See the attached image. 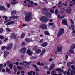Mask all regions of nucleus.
I'll return each mask as SVG.
<instances>
[{"label":"nucleus","mask_w":75,"mask_h":75,"mask_svg":"<svg viewBox=\"0 0 75 75\" xmlns=\"http://www.w3.org/2000/svg\"><path fill=\"white\" fill-rule=\"evenodd\" d=\"M24 14L25 15V21L27 22H30L32 18V13L30 12H28L27 11H24Z\"/></svg>","instance_id":"nucleus-1"},{"label":"nucleus","mask_w":75,"mask_h":75,"mask_svg":"<svg viewBox=\"0 0 75 75\" xmlns=\"http://www.w3.org/2000/svg\"><path fill=\"white\" fill-rule=\"evenodd\" d=\"M50 12L52 13H54V12H55V11L54 10L50 9Z\"/></svg>","instance_id":"nucleus-43"},{"label":"nucleus","mask_w":75,"mask_h":75,"mask_svg":"<svg viewBox=\"0 0 75 75\" xmlns=\"http://www.w3.org/2000/svg\"><path fill=\"white\" fill-rule=\"evenodd\" d=\"M11 15H15L17 13V12L16 11L13 10L12 11H11Z\"/></svg>","instance_id":"nucleus-24"},{"label":"nucleus","mask_w":75,"mask_h":75,"mask_svg":"<svg viewBox=\"0 0 75 75\" xmlns=\"http://www.w3.org/2000/svg\"><path fill=\"white\" fill-rule=\"evenodd\" d=\"M25 26H27V25L25 24H23L22 25V26L23 27H25Z\"/></svg>","instance_id":"nucleus-62"},{"label":"nucleus","mask_w":75,"mask_h":75,"mask_svg":"<svg viewBox=\"0 0 75 75\" xmlns=\"http://www.w3.org/2000/svg\"><path fill=\"white\" fill-rule=\"evenodd\" d=\"M46 51V50L45 49L43 50H42V52H41V53L40 54V57H42L43 55V54H44L45 53V52Z\"/></svg>","instance_id":"nucleus-23"},{"label":"nucleus","mask_w":75,"mask_h":75,"mask_svg":"<svg viewBox=\"0 0 75 75\" xmlns=\"http://www.w3.org/2000/svg\"><path fill=\"white\" fill-rule=\"evenodd\" d=\"M54 23H49V25H54Z\"/></svg>","instance_id":"nucleus-64"},{"label":"nucleus","mask_w":75,"mask_h":75,"mask_svg":"<svg viewBox=\"0 0 75 75\" xmlns=\"http://www.w3.org/2000/svg\"><path fill=\"white\" fill-rule=\"evenodd\" d=\"M56 27V26H55V25H54L51 28L52 29H53V30H54V29Z\"/></svg>","instance_id":"nucleus-41"},{"label":"nucleus","mask_w":75,"mask_h":75,"mask_svg":"<svg viewBox=\"0 0 75 75\" xmlns=\"http://www.w3.org/2000/svg\"><path fill=\"white\" fill-rule=\"evenodd\" d=\"M42 13L45 15V16L49 18H51L52 16V13L49 12H42Z\"/></svg>","instance_id":"nucleus-4"},{"label":"nucleus","mask_w":75,"mask_h":75,"mask_svg":"<svg viewBox=\"0 0 75 75\" xmlns=\"http://www.w3.org/2000/svg\"><path fill=\"white\" fill-rule=\"evenodd\" d=\"M25 45V42H22V43L21 44V46H22V47H23Z\"/></svg>","instance_id":"nucleus-46"},{"label":"nucleus","mask_w":75,"mask_h":75,"mask_svg":"<svg viewBox=\"0 0 75 75\" xmlns=\"http://www.w3.org/2000/svg\"><path fill=\"white\" fill-rule=\"evenodd\" d=\"M25 40L26 42H30L33 41L32 39H30V38H25Z\"/></svg>","instance_id":"nucleus-14"},{"label":"nucleus","mask_w":75,"mask_h":75,"mask_svg":"<svg viewBox=\"0 0 75 75\" xmlns=\"http://www.w3.org/2000/svg\"><path fill=\"white\" fill-rule=\"evenodd\" d=\"M53 61V59L52 58H50L49 59V62H51Z\"/></svg>","instance_id":"nucleus-59"},{"label":"nucleus","mask_w":75,"mask_h":75,"mask_svg":"<svg viewBox=\"0 0 75 75\" xmlns=\"http://www.w3.org/2000/svg\"><path fill=\"white\" fill-rule=\"evenodd\" d=\"M44 42V39H41L40 41H39V42L40 43H42L43 42Z\"/></svg>","instance_id":"nucleus-39"},{"label":"nucleus","mask_w":75,"mask_h":75,"mask_svg":"<svg viewBox=\"0 0 75 75\" xmlns=\"http://www.w3.org/2000/svg\"><path fill=\"white\" fill-rule=\"evenodd\" d=\"M62 23L63 25H66L67 26H68V23L67 21L65 19H63L62 21Z\"/></svg>","instance_id":"nucleus-15"},{"label":"nucleus","mask_w":75,"mask_h":75,"mask_svg":"<svg viewBox=\"0 0 75 75\" xmlns=\"http://www.w3.org/2000/svg\"><path fill=\"white\" fill-rule=\"evenodd\" d=\"M30 58L33 59H37V57H36L32 56Z\"/></svg>","instance_id":"nucleus-34"},{"label":"nucleus","mask_w":75,"mask_h":75,"mask_svg":"<svg viewBox=\"0 0 75 75\" xmlns=\"http://www.w3.org/2000/svg\"><path fill=\"white\" fill-rule=\"evenodd\" d=\"M48 44L47 42H44L43 43L41 44V46L42 47H46L48 45Z\"/></svg>","instance_id":"nucleus-17"},{"label":"nucleus","mask_w":75,"mask_h":75,"mask_svg":"<svg viewBox=\"0 0 75 75\" xmlns=\"http://www.w3.org/2000/svg\"><path fill=\"white\" fill-rule=\"evenodd\" d=\"M24 55H21V58L22 59H24Z\"/></svg>","instance_id":"nucleus-57"},{"label":"nucleus","mask_w":75,"mask_h":75,"mask_svg":"<svg viewBox=\"0 0 75 75\" xmlns=\"http://www.w3.org/2000/svg\"><path fill=\"white\" fill-rule=\"evenodd\" d=\"M75 48V44H73L70 47V50H69V52L70 53H72V54H74V52L73 51V50H74Z\"/></svg>","instance_id":"nucleus-5"},{"label":"nucleus","mask_w":75,"mask_h":75,"mask_svg":"<svg viewBox=\"0 0 75 75\" xmlns=\"http://www.w3.org/2000/svg\"><path fill=\"white\" fill-rule=\"evenodd\" d=\"M41 52V50L39 49H37L36 51V52L37 54H39Z\"/></svg>","instance_id":"nucleus-28"},{"label":"nucleus","mask_w":75,"mask_h":75,"mask_svg":"<svg viewBox=\"0 0 75 75\" xmlns=\"http://www.w3.org/2000/svg\"><path fill=\"white\" fill-rule=\"evenodd\" d=\"M0 10L5 11L7 10V9L4 6L0 5Z\"/></svg>","instance_id":"nucleus-10"},{"label":"nucleus","mask_w":75,"mask_h":75,"mask_svg":"<svg viewBox=\"0 0 75 75\" xmlns=\"http://www.w3.org/2000/svg\"><path fill=\"white\" fill-rule=\"evenodd\" d=\"M56 72L55 70H54L52 71L51 72V74L52 75H54L55 74H56Z\"/></svg>","instance_id":"nucleus-30"},{"label":"nucleus","mask_w":75,"mask_h":75,"mask_svg":"<svg viewBox=\"0 0 75 75\" xmlns=\"http://www.w3.org/2000/svg\"><path fill=\"white\" fill-rule=\"evenodd\" d=\"M4 32V30L3 28L0 29V34H2Z\"/></svg>","instance_id":"nucleus-33"},{"label":"nucleus","mask_w":75,"mask_h":75,"mask_svg":"<svg viewBox=\"0 0 75 75\" xmlns=\"http://www.w3.org/2000/svg\"><path fill=\"white\" fill-rule=\"evenodd\" d=\"M65 7L64 6H62L60 8V12L62 13L63 14L64 13V12L65 11Z\"/></svg>","instance_id":"nucleus-13"},{"label":"nucleus","mask_w":75,"mask_h":75,"mask_svg":"<svg viewBox=\"0 0 75 75\" xmlns=\"http://www.w3.org/2000/svg\"><path fill=\"white\" fill-rule=\"evenodd\" d=\"M37 64L38 65L40 66L41 63H40V62H39V61L37 63Z\"/></svg>","instance_id":"nucleus-63"},{"label":"nucleus","mask_w":75,"mask_h":75,"mask_svg":"<svg viewBox=\"0 0 75 75\" xmlns=\"http://www.w3.org/2000/svg\"><path fill=\"white\" fill-rule=\"evenodd\" d=\"M6 46H3L1 48V50H4L5 49H6Z\"/></svg>","instance_id":"nucleus-49"},{"label":"nucleus","mask_w":75,"mask_h":75,"mask_svg":"<svg viewBox=\"0 0 75 75\" xmlns=\"http://www.w3.org/2000/svg\"><path fill=\"white\" fill-rule=\"evenodd\" d=\"M10 24H13L15 23V22L14 21H11V22H10Z\"/></svg>","instance_id":"nucleus-55"},{"label":"nucleus","mask_w":75,"mask_h":75,"mask_svg":"<svg viewBox=\"0 0 75 75\" xmlns=\"http://www.w3.org/2000/svg\"><path fill=\"white\" fill-rule=\"evenodd\" d=\"M17 3V2H11V4L12 5H14V4H16Z\"/></svg>","instance_id":"nucleus-47"},{"label":"nucleus","mask_w":75,"mask_h":75,"mask_svg":"<svg viewBox=\"0 0 75 75\" xmlns=\"http://www.w3.org/2000/svg\"><path fill=\"white\" fill-rule=\"evenodd\" d=\"M67 13H68V14H71L72 13L71 10V8L69 6L67 7Z\"/></svg>","instance_id":"nucleus-11"},{"label":"nucleus","mask_w":75,"mask_h":75,"mask_svg":"<svg viewBox=\"0 0 75 75\" xmlns=\"http://www.w3.org/2000/svg\"><path fill=\"white\" fill-rule=\"evenodd\" d=\"M9 18L10 19H18L19 18V17L18 16H11V17H9Z\"/></svg>","instance_id":"nucleus-16"},{"label":"nucleus","mask_w":75,"mask_h":75,"mask_svg":"<svg viewBox=\"0 0 75 75\" xmlns=\"http://www.w3.org/2000/svg\"><path fill=\"white\" fill-rule=\"evenodd\" d=\"M27 50V49L25 47H23L20 50V51L21 53H22L23 54H24L26 53Z\"/></svg>","instance_id":"nucleus-7"},{"label":"nucleus","mask_w":75,"mask_h":75,"mask_svg":"<svg viewBox=\"0 0 75 75\" xmlns=\"http://www.w3.org/2000/svg\"><path fill=\"white\" fill-rule=\"evenodd\" d=\"M13 68L14 70V71H17V68L16 66H14Z\"/></svg>","instance_id":"nucleus-54"},{"label":"nucleus","mask_w":75,"mask_h":75,"mask_svg":"<svg viewBox=\"0 0 75 75\" xmlns=\"http://www.w3.org/2000/svg\"><path fill=\"white\" fill-rule=\"evenodd\" d=\"M64 70L63 69H60V70H59V71H58V72L59 73H62L64 72Z\"/></svg>","instance_id":"nucleus-44"},{"label":"nucleus","mask_w":75,"mask_h":75,"mask_svg":"<svg viewBox=\"0 0 75 75\" xmlns=\"http://www.w3.org/2000/svg\"><path fill=\"white\" fill-rule=\"evenodd\" d=\"M39 27L42 30H46L47 28V26L45 24H42L39 26Z\"/></svg>","instance_id":"nucleus-6"},{"label":"nucleus","mask_w":75,"mask_h":75,"mask_svg":"<svg viewBox=\"0 0 75 75\" xmlns=\"http://www.w3.org/2000/svg\"><path fill=\"white\" fill-rule=\"evenodd\" d=\"M57 49L58 51H56V52H55V54H57L58 52H61L62 49V47L61 46L60 48L59 47H57Z\"/></svg>","instance_id":"nucleus-8"},{"label":"nucleus","mask_w":75,"mask_h":75,"mask_svg":"<svg viewBox=\"0 0 75 75\" xmlns=\"http://www.w3.org/2000/svg\"><path fill=\"white\" fill-rule=\"evenodd\" d=\"M58 17L57 18H58L59 19H63V18H64L65 16V15H63L62 16H60V14H59L58 15Z\"/></svg>","instance_id":"nucleus-21"},{"label":"nucleus","mask_w":75,"mask_h":75,"mask_svg":"<svg viewBox=\"0 0 75 75\" xmlns=\"http://www.w3.org/2000/svg\"><path fill=\"white\" fill-rule=\"evenodd\" d=\"M11 63V61H8L7 62H6V64H7V65H8L10 64Z\"/></svg>","instance_id":"nucleus-45"},{"label":"nucleus","mask_w":75,"mask_h":75,"mask_svg":"<svg viewBox=\"0 0 75 75\" xmlns=\"http://www.w3.org/2000/svg\"><path fill=\"white\" fill-rule=\"evenodd\" d=\"M44 63L42 62V63H40V66H44Z\"/></svg>","instance_id":"nucleus-60"},{"label":"nucleus","mask_w":75,"mask_h":75,"mask_svg":"<svg viewBox=\"0 0 75 75\" xmlns=\"http://www.w3.org/2000/svg\"><path fill=\"white\" fill-rule=\"evenodd\" d=\"M13 64H12V63H11L9 65V67L10 69H12Z\"/></svg>","instance_id":"nucleus-29"},{"label":"nucleus","mask_w":75,"mask_h":75,"mask_svg":"<svg viewBox=\"0 0 75 75\" xmlns=\"http://www.w3.org/2000/svg\"><path fill=\"white\" fill-rule=\"evenodd\" d=\"M73 63V62H70L67 63V67H68L69 68L70 67V66Z\"/></svg>","instance_id":"nucleus-25"},{"label":"nucleus","mask_w":75,"mask_h":75,"mask_svg":"<svg viewBox=\"0 0 75 75\" xmlns=\"http://www.w3.org/2000/svg\"><path fill=\"white\" fill-rule=\"evenodd\" d=\"M58 9H56L55 11V14H56L58 15L59 14V13L58 12Z\"/></svg>","instance_id":"nucleus-38"},{"label":"nucleus","mask_w":75,"mask_h":75,"mask_svg":"<svg viewBox=\"0 0 75 75\" xmlns=\"http://www.w3.org/2000/svg\"><path fill=\"white\" fill-rule=\"evenodd\" d=\"M31 3H29L28 4H29L30 5H31V6H35V5L33 4V2L32 1H31Z\"/></svg>","instance_id":"nucleus-31"},{"label":"nucleus","mask_w":75,"mask_h":75,"mask_svg":"<svg viewBox=\"0 0 75 75\" xmlns=\"http://www.w3.org/2000/svg\"><path fill=\"white\" fill-rule=\"evenodd\" d=\"M70 21H71V24H72V25H74V22L73 20L72 19H70Z\"/></svg>","instance_id":"nucleus-35"},{"label":"nucleus","mask_w":75,"mask_h":75,"mask_svg":"<svg viewBox=\"0 0 75 75\" xmlns=\"http://www.w3.org/2000/svg\"><path fill=\"white\" fill-rule=\"evenodd\" d=\"M9 54V52H7V51L5 52H4V57L5 58L7 57V56H8V54Z\"/></svg>","instance_id":"nucleus-19"},{"label":"nucleus","mask_w":75,"mask_h":75,"mask_svg":"<svg viewBox=\"0 0 75 75\" xmlns=\"http://www.w3.org/2000/svg\"><path fill=\"white\" fill-rule=\"evenodd\" d=\"M72 30H74L75 29V25L74 24H71Z\"/></svg>","instance_id":"nucleus-27"},{"label":"nucleus","mask_w":75,"mask_h":75,"mask_svg":"<svg viewBox=\"0 0 75 75\" xmlns=\"http://www.w3.org/2000/svg\"><path fill=\"white\" fill-rule=\"evenodd\" d=\"M42 10H43V11H46V12L48 11V10L47 9L45 8H43L42 9Z\"/></svg>","instance_id":"nucleus-37"},{"label":"nucleus","mask_w":75,"mask_h":75,"mask_svg":"<svg viewBox=\"0 0 75 75\" xmlns=\"http://www.w3.org/2000/svg\"><path fill=\"white\" fill-rule=\"evenodd\" d=\"M27 54L31 56L32 55V52L31 51V50L30 49H28L27 50Z\"/></svg>","instance_id":"nucleus-20"},{"label":"nucleus","mask_w":75,"mask_h":75,"mask_svg":"<svg viewBox=\"0 0 75 75\" xmlns=\"http://www.w3.org/2000/svg\"><path fill=\"white\" fill-rule=\"evenodd\" d=\"M13 64H16L17 65H19V63L18 62H16H16H14V63H13Z\"/></svg>","instance_id":"nucleus-50"},{"label":"nucleus","mask_w":75,"mask_h":75,"mask_svg":"<svg viewBox=\"0 0 75 75\" xmlns=\"http://www.w3.org/2000/svg\"><path fill=\"white\" fill-rule=\"evenodd\" d=\"M62 3V1H59L58 3L57 4V6H59V5H60V4H61Z\"/></svg>","instance_id":"nucleus-48"},{"label":"nucleus","mask_w":75,"mask_h":75,"mask_svg":"<svg viewBox=\"0 0 75 75\" xmlns=\"http://www.w3.org/2000/svg\"><path fill=\"white\" fill-rule=\"evenodd\" d=\"M17 68L19 69V70H21V67L19 66H17Z\"/></svg>","instance_id":"nucleus-53"},{"label":"nucleus","mask_w":75,"mask_h":75,"mask_svg":"<svg viewBox=\"0 0 75 75\" xmlns=\"http://www.w3.org/2000/svg\"><path fill=\"white\" fill-rule=\"evenodd\" d=\"M40 20L41 21L45 23L48 21L49 19L47 17V16H41Z\"/></svg>","instance_id":"nucleus-2"},{"label":"nucleus","mask_w":75,"mask_h":75,"mask_svg":"<svg viewBox=\"0 0 75 75\" xmlns=\"http://www.w3.org/2000/svg\"><path fill=\"white\" fill-rule=\"evenodd\" d=\"M31 61H30V62H28L26 63V64L27 65H29L30 64H31Z\"/></svg>","instance_id":"nucleus-52"},{"label":"nucleus","mask_w":75,"mask_h":75,"mask_svg":"<svg viewBox=\"0 0 75 75\" xmlns=\"http://www.w3.org/2000/svg\"><path fill=\"white\" fill-rule=\"evenodd\" d=\"M17 35L15 34V33H13L11 35L10 38H13V39H15L17 37Z\"/></svg>","instance_id":"nucleus-18"},{"label":"nucleus","mask_w":75,"mask_h":75,"mask_svg":"<svg viewBox=\"0 0 75 75\" xmlns=\"http://www.w3.org/2000/svg\"><path fill=\"white\" fill-rule=\"evenodd\" d=\"M20 65H25V64L23 63H22V62H20L19 63Z\"/></svg>","instance_id":"nucleus-51"},{"label":"nucleus","mask_w":75,"mask_h":75,"mask_svg":"<svg viewBox=\"0 0 75 75\" xmlns=\"http://www.w3.org/2000/svg\"><path fill=\"white\" fill-rule=\"evenodd\" d=\"M5 37L4 36L2 35H0V39H4Z\"/></svg>","instance_id":"nucleus-42"},{"label":"nucleus","mask_w":75,"mask_h":75,"mask_svg":"<svg viewBox=\"0 0 75 75\" xmlns=\"http://www.w3.org/2000/svg\"><path fill=\"white\" fill-rule=\"evenodd\" d=\"M38 47L37 46H35L32 50H35V51L37 50Z\"/></svg>","instance_id":"nucleus-32"},{"label":"nucleus","mask_w":75,"mask_h":75,"mask_svg":"<svg viewBox=\"0 0 75 75\" xmlns=\"http://www.w3.org/2000/svg\"><path fill=\"white\" fill-rule=\"evenodd\" d=\"M24 5L25 6H27V7H30V5H29L27 3L24 4Z\"/></svg>","instance_id":"nucleus-40"},{"label":"nucleus","mask_w":75,"mask_h":75,"mask_svg":"<svg viewBox=\"0 0 75 75\" xmlns=\"http://www.w3.org/2000/svg\"><path fill=\"white\" fill-rule=\"evenodd\" d=\"M13 46V45L12 43H10L8 44L7 46V47H6L7 50H10L11 49Z\"/></svg>","instance_id":"nucleus-9"},{"label":"nucleus","mask_w":75,"mask_h":75,"mask_svg":"<svg viewBox=\"0 0 75 75\" xmlns=\"http://www.w3.org/2000/svg\"><path fill=\"white\" fill-rule=\"evenodd\" d=\"M6 30L7 31H8L9 32H11V30L10 29H9V28L8 27L7 28H6Z\"/></svg>","instance_id":"nucleus-58"},{"label":"nucleus","mask_w":75,"mask_h":75,"mask_svg":"<svg viewBox=\"0 0 75 75\" xmlns=\"http://www.w3.org/2000/svg\"><path fill=\"white\" fill-rule=\"evenodd\" d=\"M25 36V33L24 32H23L21 36V38H24Z\"/></svg>","instance_id":"nucleus-26"},{"label":"nucleus","mask_w":75,"mask_h":75,"mask_svg":"<svg viewBox=\"0 0 75 75\" xmlns=\"http://www.w3.org/2000/svg\"><path fill=\"white\" fill-rule=\"evenodd\" d=\"M55 67V64H51L50 68H49V70L51 71L52 69L54 68V67Z\"/></svg>","instance_id":"nucleus-12"},{"label":"nucleus","mask_w":75,"mask_h":75,"mask_svg":"<svg viewBox=\"0 0 75 75\" xmlns=\"http://www.w3.org/2000/svg\"><path fill=\"white\" fill-rule=\"evenodd\" d=\"M64 28H60L57 34V38H58L63 34L64 32Z\"/></svg>","instance_id":"nucleus-3"},{"label":"nucleus","mask_w":75,"mask_h":75,"mask_svg":"<svg viewBox=\"0 0 75 75\" xmlns=\"http://www.w3.org/2000/svg\"><path fill=\"white\" fill-rule=\"evenodd\" d=\"M60 70H61V68H57L55 69V70L57 71H59Z\"/></svg>","instance_id":"nucleus-56"},{"label":"nucleus","mask_w":75,"mask_h":75,"mask_svg":"<svg viewBox=\"0 0 75 75\" xmlns=\"http://www.w3.org/2000/svg\"><path fill=\"white\" fill-rule=\"evenodd\" d=\"M6 72L10 73V71H10V69H8V68H6Z\"/></svg>","instance_id":"nucleus-36"},{"label":"nucleus","mask_w":75,"mask_h":75,"mask_svg":"<svg viewBox=\"0 0 75 75\" xmlns=\"http://www.w3.org/2000/svg\"><path fill=\"white\" fill-rule=\"evenodd\" d=\"M44 33L45 35L49 36L50 35V33L48 31H44Z\"/></svg>","instance_id":"nucleus-22"},{"label":"nucleus","mask_w":75,"mask_h":75,"mask_svg":"<svg viewBox=\"0 0 75 75\" xmlns=\"http://www.w3.org/2000/svg\"><path fill=\"white\" fill-rule=\"evenodd\" d=\"M7 40H8V38H5V39L4 40V41L5 42H6Z\"/></svg>","instance_id":"nucleus-61"}]
</instances>
